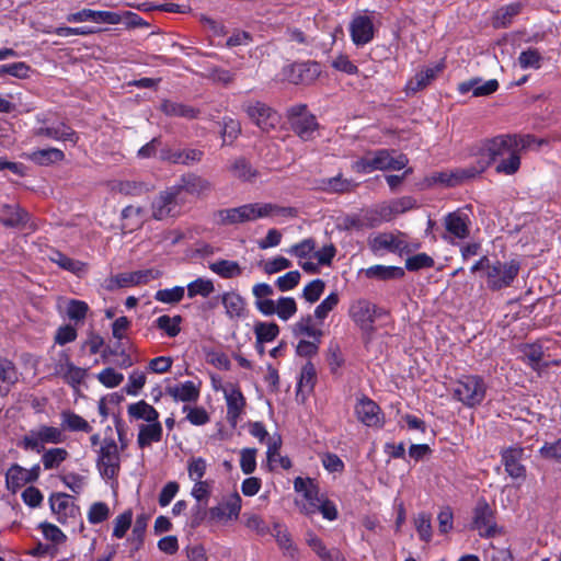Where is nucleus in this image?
Segmentation results:
<instances>
[{
    "mask_svg": "<svg viewBox=\"0 0 561 561\" xmlns=\"http://www.w3.org/2000/svg\"><path fill=\"white\" fill-rule=\"evenodd\" d=\"M174 186L179 188V194L186 192L198 198L206 197L214 187L210 181L195 173L181 175Z\"/></svg>",
    "mask_w": 561,
    "mask_h": 561,
    "instance_id": "17",
    "label": "nucleus"
},
{
    "mask_svg": "<svg viewBox=\"0 0 561 561\" xmlns=\"http://www.w3.org/2000/svg\"><path fill=\"white\" fill-rule=\"evenodd\" d=\"M96 453V468L108 488H117V476L121 470L119 449L113 437H104Z\"/></svg>",
    "mask_w": 561,
    "mask_h": 561,
    "instance_id": "2",
    "label": "nucleus"
},
{
    "mask_svg": "<svg viewBox=\"0 0 561 561\" xmlns=\"http://www.w3.org/2000/svg\"><path fill=\"white\" fill-rule=\"evenodd\" d=\"M486 394L484 379L477 375H467L453 385V396L467 408H474L482 403Z\"/></svg>",
    "mask_w": 561,
    "mask_h": 561,
    "instance_id": "4",
    "label": "nucleus"
},
{
    "mask_svg": "<svg viewBox=\"0 0 561 561\" xmlns=\"http://www.w3.org/2000/svg\"><path fill=\"white\" fill-rule=\"evenodd\" d=\"M414 526L421 540L428 542L432 539L433 530L431 523V515L427 513H420L414 518Z\"/></svg>",
    "mask_w": 561,
    "mask_h": 561,
    "instance_id": "58",
    "label": "nucleus"
},
{
    "mask_svg": "<svg viewBox=\"0 0 561 561\" xmlns=\"http://www.w3.org/2000/svg\"><path fill=\"white\" fill-rule=\"evenodd\" d=\"M408 163L409 159L405 154L400 153L397 157H392L389 150L379 149L354 161L352 169L357 173H370L376 170H401Z\"/></svg>",
    "mask_w": 561,
    "mask_h": 561,
    "instance_id": "3",
    "label": "nucleus"
},
{
    "mask_svg": "<svg viewBox=\"0 0 561 561\" xmlns=\"http://www.w3.org/2000/svg\"><path fill=\"white\" fill-rule=\"evenodd\" d=\"M499 89L496 79L482 81L479 78L470 79L459 84V92L467 93L472 91L473 96H486L494 93Z\"/></svg>",
    "mask_w": 561,
    "mask_h": 561,
    "instance_id": "32",
    "label": "nucleus"
},
{
    "mask_svg": "<svg viewBox=\"0 0 561 561\" xmlns=\"http://www.w3.org/2000/svg\"><path fill=\"white\" fill-rule=\"evenodd\" d=\"M27 214L18 205H4L1 209L0 221L5 227H19L26 222Z\"/></svg>",
    "mask_w": 561,
    "mask_h": 561,
    "instance_id": "46",
    "label": "nucleus"
},
{
    "mask_svg": "<svg viewBox=\"0 0 561 561\" xmlns=\"http://www.w3.org/2000/svg\"><path fill=\"white\" fill-rule=\"evenodd\" d=\"M520 265L517 261H495L485 273L486 285L491 290H500L512 285L517 277Z\"/></svg>",
    "mask_w": 561,
    "mask_h": 561,
    "instance_id": "6",
    "label": "nucleus"
},
{
    "mask_svg": "<svg viewBox=\"0 0 561 561\" xmlns=\"http://www.w3.org/2000/svg\"><path fill=\"white\" fill-rule=\"evenodd\" d=\"M60 421L62 431L82 433H90L92 431V426L85 419L70 410H65L60 413Z\"/></svg>",
    "mask_w": 561,
    "mask_h": 561,
    "instance_id": "36",
    "label": "nucleus"
},
{
    "mask_svg": "<svg viewBox=\"0 0 561 561\" xmlns=\"http://www.w3.org/2000/svg\"><path fill=\"white\" fill-rule=\"evenodd\" d=\"M523 455L524 449L522 447H510L502 454V461L505 470L514 479L525 477L526 469L520 463Z\"/></svg>",
    "mask_w": 561,
    "mask_h": 561,
    "instance_id": "28",
    "label": "nucleus"
},
{
    "mask_svg": "<svg viewBox=\"0 0 561 561\" xmlns=\"http://www.w3.org/2000/svg\"><path fill=\"white\" fill-rule=\"evenodd\" d=\"M260 219L259 203L244 204L238 207L214 211L213 221L220 226H233Z\"/></svg>",
    "mask_w": 561,
    "mask_h": 561,
    "instance_id": "8",
    "label": "nucleus"
},
{
    "mask_svg": "<svg viewBox=\"0 0 561 561\" xmlns=\"http://www.w3.org/2000/svg\"><path fill=\"white\" fill-rule=\"evenodd\" d=\"M160 110L168 116L184 117L193 119L197 117L198 111L190 105L164 100Z\"/></svg>",
    "mask_w": 561,
    "mask_h": 561,
    "instance_id": "44",
    "label": "nucleus"
},
{
    "mask_svg": "<svg viewBox=\"0 0 561 561\" xmlns=\"http://www.w3.org/2000/svg\"><path fill=\"white\" fill-rule=\"evenodd\" d=\"M70 22H85L91 21L101 24H117L121 22V15L112 11H94L91 9H83L71 14L68 18Z\"/></svg>",
    "mask_w": 561,
    "mask_h": 561,
    "instance_id": "27",
    "label": "nucleus"
},
{
    "mask_svg": "<svg viewBox=\"0 0 561 561\" xmlns=\"http://www.w3.org/2000/svg\"><path fill=\"white\" fill-rule=\"evenodd\" d=\"M375 33L370 16L365 14L354 15L350 23V35L356 46H364L373 41Z\"/></svg>",
    "mask_w": 561,
    "mask_h": 561,
    "instance_id": "18",
    "label": "nucleus"
},
{
    "mask_svg": "<svg viewBox=\"0 0 561 561\" xmlns=\"http://www.w3.org/2000/svg\"><path fill=\"white\" fill-rule=\"evenodd\" d=\"M376 305L369 300L360 298L354 300L348 309L351 319L362 329L371 330L376 320Z\"/></svg>",
    "mask_w": 561,
    "mask_h": 561,
    "instance_id": "16",
    "label": "nucleus"
},
{
    "mask_svg": "<svg viewBox=\"0 0 561 561\" xmlns=\"http://www.w3.org/2000/svg\"><path fill=\"white\" fill-rule=\"evenodd\" d=\"M206 461L205 459L198 457V458H192L188 461L187 471L188 477L192 481L195 482L192 491H208L213 488V485L209 484L208 481H203L202 479L205 476L206 472Z\"/></svg>",
    "mask_w": 561,
    "mask_h": 561,
    "instance_id": "33",
    "label": "nucleus"
},
{
    "mask_svg": "<svg viewBox=\"0 0 561 561\" xmlns=\"http://www.w3.org/2000/svg\"><path fill=\"white\" fill-rule=\"evenodd\" d=\"M34 136L47 137L57 141H69L72 145L78 142V134L67 124L59 123L56 127L39 126L34 129Z\"/></svg>",
    "mask_w": 561,
    "mask_h": 561,
    "instance_id": "26",
    "label": "nucleus"
},
{
    "mask_svg": "<svg viewBox=\"0 0 561 561\" xmlns=\"http://www.w3.org/2000/svg\"><path fill=\"white\" fill-rule=\"evenodd\" d=\"M23 158L42 167H47L65 160V153L57 148L36 149L23 153Z\"/></svg>",
    "mask_w": 561,
    "mask_h": 561,
    "instance_id": "31",
    "label": "nucleus"
},
{
    "mask_svg": "<svg viewBox=\"0 0 561 561\" xmlns=\"http://www.w3.org/2000/svg\"><path fill=\"white\" fill-rule=\"evenodd\" d=\"M535 142L530 135H499L491 138L494 162L499 161L495 171L500 174L513 175L520 168V154Z\"/></svg>",
    "mask_w": 561,
    "mask_h": 561,
    "instance_id": "1",
    "label": "nucleus"
},
{
    "mask_svg": "<svg viewBox=\"0 0 561 561\" xmlns=\"http://www.w3.org/2000/svg\"><path fill=\"white\" fill-rule=\"evenodd\" d=\"M523 356L526 363L534 369L539 370L543 358V350L540 345L530 344L523 348Z\"/></svg>",
    "mask_w": 561,
    "mask_h": 561,
    "instance_id": "61",
    "label": "nucleus"
},
{
    "mask_svg": "<svg viewBox=\"0 0 561 561\" xmlns=\"http://www.w3.org/2000/svg\"><path fill=\"white\" fill-rule=\"evenodd\" d=\"M442 67L435 66L419 71L415 76L408 81L407 91L415 93L426 88L440 72Z\"/></svg>",
    "mask_w": 561,
    "mask_h": 561,
    "instance_id": "40",
    "label": "nucleus"
},
{
    "mask_svg": "<svg viewBox=\"0 0 561 561\" xmlns=\"http://www.w3.org/2000/svg\"><path fill=\"white\" fill-rule=\"evenodd\" d=\"M50 508L59 523H66L69 518H76L79 508L72 496L68 493H51L49 497Z\"/></svg>",
    "mask_w": 561,
    "mask_h": 561,
    "instance_id": "22",
    "label": "nucleus"
},
{
    "mask_svg": "<svg viewBox=\"0 0 561 561\" xmlns=\"http://www.w3.org/2000/svg\"><path fill=\"white\" fill-rule=\"evenodd\" d=\"M319 493H298L294 502L298 510L308 516L319 513L320 503L323 496Z\"/></svg>",
    "mask_w": 561,
    "mask_h": 561,
    "instance_id": "47",
    "label": "nucleus"
},
{
    "mask_svg": "<svg viewBox=\"0 0 561 561\" xmlns=\"http://www.w3.org/2000/svg\"><path fill=\"white\" fill-rule=\"evenodd\" d=\"M161 274V271L157 268L119 273L106 279V289L115 290L118 288L147 284L152 279L159 278Z\"/></svg>",
    "mask_w": 561,
    "mask_h": 561,
    "instance_id": "10",
    "label": "nucleus"
},
{
    "mask_svg": "<svg viewBox=\"0 0 561 561\" xmlns=\"http://www.w3.org/2000/svg\"><path fill=\"white\" fill-rule=\"evenodd\" d=\"M88 375V369L76 366L67 352L62 351L54 364V376L61 378L72 388L80 386Z\"/></svg>",
    "mask_w": 561,
    "mask_h": 561,
    "instance_id": "12",
    "label": "nucleus"
},
{
    "mask_svg": "<svg viewBox=\"0 0 561 561\" xmlns=\"http://www.w3.org/2000/svg\"><path fill=\"white\" fill-rule=\"evenodd\" d=\"M241 107L249 119L263 133H270L271 130L276 129L280 122L279 114L264 102L247 101L241 105Z\"/></svg>",
    "mask_w": 561,
    "mask_h": 561,
    "instance_id": "5",
    "label": "nucleus"
},
{
    "mask_svg": "<svg viewBox=\"0 0 561 561\" xmlns=\"http://www.w3.org/2000/svg\"><path fill=\"white\" fill-rule=\"evenodd\" d=\"M69 456V453L62 447L47 449L42 455L44 469L50 470L58 468Z\"/></svg>",
    "mask_w": 561,
    "mask_h": 561,
    "instance_id": "51",
    "label": "nucleus"
},
{
    "mask_svg": "<svg viewBox=\"0 0 561 561\" xmlns=\"http://www.w3.org/2000/svg\"><path fill=\"white\" fill-rule=\"evenodd\" d=\"M181 316H174L171 318L167 314H163L156 319L154 324L159 330L163 331L169 337H175L181 331Z\"/></svg>",
    "mask_w": 561,
    "mask_h": 561,
    "instance_id": "54",
    "label": "nucleus"
},
{
    "mask_svg": "<svg viewBox=\"0 0 561 561\" xmlns=\"http://www.w3.org/2000/svg\"><path fill=\"white\" fill-rule=\"evenodd\" d=\"M215 290L214 283L208 278H197L187 284V296L194 298L195 296L208 297Z\"/></svg>",
    "mask_w": 561,
    "mask_h": 561,
    "instance_id": "55",
    "label": "nucleus"
},
{
    "mask_svg": "<svg viewBox=\"0 0 561 561\" xmlns=\"http://www.w3.org/2000/svg\"><path fill=\"white\" fill-rule=\"evenodd\" d=\"M542 57L538 49L528 48L523 50L518 57V65L522 69H539L541 66Z\"/></svg>",
    "mask_w": 561,
    "mask_h": 561,
    "instance_id": "59",
    "label": "nucleus"
},
{
    "mask_svg": "<svg viewBox=\"0 0 561 561\" xmlns=\"http://www.w3.org/2000/svg\"><path fill=\"white\" fill-rule=\"evenodd\" d=\"M167 393L181 402H195L199 397V388L194 381L187 380L179 385L167 388Z\"/></svg>",
    "mask_w": 561,
    "mask_h": 561,
    "instance_id": "34",
    "label": "nucleus"
},
{
    "mask_svg": "<svg viewBox=\"0 0 561 561\" xmlns=\"http://www.w3.org/2000/svg\"><path fill=\"white\" fill-rule=\"evenodd\" d=\"M306 543L322 561H328V559L331 558L330 556L333 549H328L314 533L308 531L306 534Z\"/></svg>",
    "mask_w": 561,
    "mask_h": 561,
    "instance_id": "60",
    "label": "nucleus"
},
{
    "mask_svg": "<svg viewBox=\"0 0 561 561\" xmlns=\"http://www.w3.org/2000/svg\"><path fill=\"white\" fill-rule=\"evenodd\" d=\"M185 295L183 286H174L172 288L159 289L154 294V299L162 304L174 305L180 302Z\"/></svg>",
    "mask_w": 561,
    "mask_h": 561,
    "instance_id": "56",
    "label": "nucleus"
},
{
    "mask_svg": "<svg viewBox=\"0 0 561 561\" xmlns=\"http://www.w3.org/2000/svg\"><path fill=\"white\" fill-rule=\"evenodd\" d=\"M179 195V188L174 185L161 191L151 203L152 217L156 220L178 217L180 215Z\"/></svg>",
    "mask_w": 561,
    "mask_h": 561,
    "instance_id": "9",
    "label": "nucleus"
},
{
    "mask_svg": "<svg viewBox=\"0 0 561 561\" xmlns=\"http://www.w3.org/2000/svg\"><path fill=\"white\" fill-rule=\"evenodd\" d=\"M365 275L368 278H375L379 280L399 279L404 276V270L399 266L377 264L366 268Z\"/></svg>",
    "mask_w": 561,
    "mask_h": 561,
    "instance_id": "41",
    "label": "nucleus"
},
{
    "mask_svg": "<svg viewBox=\"0 0 561 561\" xmlns=\"http://www.w3.org/2000/svg\"><path fill=\"white\" fill-rule=\"evenodd\" d=\"M356 185L352 180L344 179L341 174L321 181V188L329 193H346L355 188Z\"/></svg>",
    "mask_w": 561,
    "mask_h": 561,
    "instance_id": "49",
    "label": "nucleus"
},
{
    "mask_svg": "<svg viewBox=\"0 0 561 561\" xmlns=\"http://www.w3.org/2000/svg\"><path fill=\"white\" fill-rule=\"evenodd\" d=\"M255 339L260 343L274 341L279 334V327L275 322L259 321L254 325Z\"/></svg>",
    "mask_w": 561,
    "mask_h": 561,
    "instance_id": "53",
    "label": "nucleus"
},
{
    "mask_svg": "<svg viewBox=\"0 0 561 561\" xmlns=\"http://www.w3.org/2000/svg\"><path fill=\"white\" fill-rule=\"evenodd\" d=\"M49 259L51 262L57 264L60 268L69 271L76 275H80L81 273H83L85 271L84 263L73 260L59 251H54L50 254Z\"/></svg>",
    "mask_w": 561,
    "mask_h": 561,
    "instance_id": "50",
    "label": "nucleus"
},
{
    "mask_svg": "<svg viewBox=\"0 0 561 561\" xmlns=\"http://www.w3.org/2000/svg\"><path fill=\"white\" fill-rule=\"evenodd\" d=\"M470 219L465 213L457 210L449 213L444 218V226L448 236L446 240L451 238L466 239L470 233Z\"/></svg>",
    "mask_w": 561,
    "mask_h": 561,
    "instance_id": "23",
    "label": "nucleus"
},
{
    "mask_svg": "<svg viewBox=\"0 0 561 561\" xmlns=\"http://www.w3.org/2000/svg\"><path fill=\"white\" fill-rule=\"evenodd\" d=\"M254 297V306L262 314L272 311V302L270 297L274 295V288L267 283H257L252 287Z\"/></svg>",
    "mask_w": 561,
    "mask_h": 561,
    "instance_id": "35",
    "label": "nucleus"
},
{
    "mask_svg": "<svg viewBox=\"0 0 561 561\" xmlns=\"http://www.w3.org/2000/svg\"><path fill=\"white\" fill-rule=\"evenodd\" d=\"M241 510V497L239 493H231L209 510V518L216 524L226 525L239 517Z\"/></svg>",
    "mask_w": 561,
    "mask_h": 561,
    "instance_id": "15",
    "label": "nucleus"
},
{
    "mask_svg": "<svg viewBox=\"0 0 561 561\" xmlns=\"http://www.w3.org/2000/svg\"><path fill=\"white\" fill-rule=\"evenodd\" d=\"M18 379L19 374L14 364L7 358L0 357V394L7 396Z\"/></svg>",
    "mask_w": 561,
    "mask_h": 561,
    "instance_id": "37",
    "label": "nucleus"
},
{
    "mask_svg": "<svg viewBox=\"0 0 561 561\" xmlns=\"http://www.w3.org/2000/svg\"><path fill=\"white\" fill-rule=\"evenodd\" d=\"M368 245L375 254H380L385 251L391 253H401L407 250L408 244L401 236L391 232H380L373 238H369Z\"/></svg>",
    "mask_w": 561,
    "mask_h": 561,
    "instance_id": "19",
    "label": "nucleus"
},
{
    "mask_svg": "<svg viewBox=\"0 0 561 561\" xmlns=\"http://www.w3.org/2000/svg\"><path fill=\"white\" fill-rule=\"evenodd\" d=\"M294 335H306L312 339H320L322 336V331L317 329L313 324V318L310 314L301 317L294 325H293Z\"/></svg>",
    "mask_w": 561,
    "mask_h": 561,
    "instance_id": "52",
    "label": "nucleus"
},
{
    "mask_svg": "<svg viewBox=\"0 0 561 561\" xmlns=\"http://www.w3.org/2000/svg\"><path fill=\"white\" fill-rule=\"evenodd\" d=\"M472 528L484 538L496 536L500 530L494 522V512L484 499H480L473 510Z\"/></svg>",
    "mask_w": 561,
    "mask_h": 561,
    "instance_id": "13",
    "label": "nucleus"
},
{
    "mask_svg": "<svg viewBox=\"0 0 561 561\" xmlns=\"http://www.w3.org/2000/svg\"><path fill=\"white\" fill-rule=\"evenodd\" d=\"M297 302L293 297H279L272 302V311L264 312V316L276 314L280 320L288 321L297 312Z\"/></svg>",
    "mask_w": 561,
    "mask_h": 561,
    "instance_id": "38",
    "label": "nucleus"
},
{
    "mask_svg": "<svg viewBox=\"0 0 561 561\" xmlns=\"http://www.w3.org/2000/svg\"><path fill=\"white\" fill-rule=\"evenodd\" d=\"M340 297L337 293H331L314 309V318L322 322L328 314L337 306Z\"/></svg>",
    "mask_w": 561,
    "mask_h": 561,
    "instance_id": "57",
    "label": "nucleus"
},
{
    "mask_svg": "<svg viewBox=\"0 0 561 561\" xmlns=\"http://www.w3.org/2000/svg\"><path fill=\"white\" fill-rule=\"evenodd\" d=\"M221 302L230 320H240L247 317L248 310L245 300L238 293L228 291L222 294Z\"/></svg>",
    "mask_w": 561,
    "mask_h": 561,
    "instance_id": "29",
    "label": "nucleus"
},
{
    "mask_svg": "<svg viewBox=\"0 0 561 561\" xmlns=\"http://www.w3.org/2000/svg\"><path fill=\"white\" fill-rule=\"evenodd\" d=\"M293 130L305 141L314 138L318 130V123L311 114H297L291 117Z\"/></svg>",
    "mask_w": 561,
    "mask_h": 561,
    "instance_id": "30",
    "label": "nucleus"
},
{
    "mask_svg": "<svg viewBox=\"0 0 561 561\" xmlns=\"http://www.w3.org/2000/svg\"><path fill=\"white\" fill-rule=\"evenodd\" d=\"M66 440V435L60 427L39 425L31 430L22 440L25 449H31L36 453L44 450L45 444H61Z\"/></svg>",
    "mask_w": 561,
    "mask_h": 561,
    "instance_id": "7",
    "label": "nucleus"
},
{
    "mask_svg": "<svg viewBox=\"0 0 561 561\" xmlns=\"http://www.w3.org/2000/svg\"><path fill=\"white\" fill-rule=\"evenodd\" d=\"M127 413L131 419L144 420L148 423L159 421L158 411L145 400L129 404L127 407Z\"/></svg>",
    "mask_w": 561,
    "mask_h": 561,
    "instance_id": "42",
    "label": "nucleus"
},
{
    "mask_svg": "<svg viewBox=\"0 0 561 561\" xmlns=\"http://www.w3.org/2000/svg\"><path fill=\"white\" fill-rule=\"evenodd\" d=\"M325 288V283L320 279H313L308 283L302 289V297L309 304H313L319 300Z\"/></svg>",
    "mask_w": 561,
    "mask_h": 561,
    "instance_id": "62",
    "label": "nucleus"
},
{
    "mask_svg": "<svg viewBox=\"0 0 561 561\" xmlns=\"http://www.w3.org/2000/svg\"><path fill=\"white\" fill-rule=\"evenodd\" d=\"M271 534L275 538L277 546L285 558L290 561L299 560V548L294 542L291 535L285 525L274 523Z\"/></svg>",
    "mask_w": 561,
    "mask_h": 561,
    "instance_id": "24",
    "label": "nucleus"
},
{
    "mask_svg": "<svg viewBox=\"0 0 561 561\" xmlns=\"http://www.w3.org/2000/svg\"><path fill=\"white\" fill-rule=\"evenodd\" d=\"M355 414L363 424L369 427L383 425L382 412L379 405L367 397L360 398L355 405Z\"/></svg>",
    "mask_w": 561,
    "mask_h": 561,
    "instance_id": "20",
    "label": "nucleus"
},
{
    "mask_svg": "<svg viewBox=\"0 0 561 561\" xmlns=\"http://www.w3.org/2000/svg\"><path fill=\"white\" fill-rule=\"evenodd\" d=\"M466 180H470V176L466 168H459L453 171L435 173L432 176L434 183H439L445 186H456Z\"/></svg>",
    "mask_w": 561,
    "mask_h": 561,
    "instance_id": "48",
    "label": "nucleus"
},
{
    "mask_svg": "<svg viewBox=\"0 0 561 561\" xmlns=\"http://www.w3.org/2000/svg\"><path fill=\"white\" fill-rule=\"evenodd\" d=\"M209 270L221 278H234L242 274L243 267L237 261L217 260L209 263Z\"/></svg>",
    "mask_w": 561,
    "mask_h": 561,
    "instance_id": "43",
    "label": "nucleus"
},
{
    "mask_svg": "<svg viewBox=\"0 0 561 561\" xmlns=\"http://www.w3.org/2000/svg\"><path fill=\"white\" fill-rule=\"evenodd\" d=\"M259 213L260 219L268 217L296 218L298 216L296 208L273 203H259Z\"/></svg>",
    "mask_w": 561,
    "mask_h": 561,
    "instance_id": "45",
    "label": "nucleus"
},
{
    "mask_svg": "<svg viewBox=\"0 0 561 561\" xmlns=\"http://www.w3.org/2000/svg\"><path fill=\"white\" fill-rule=\"evenodd\" d=\"M471 162L465 167L470 179L483 173L493 162L491 138L484 139L470 149Z\"/></svg>",
    "mask_w": 561,
    "mask_h": 561,
    "instance_id": "14",
    "label": "nucleus"
},
{
    "mask_svg": "<svg viewBox=\"0 0 561 561\" xmlns=\"http://www.w3.org/2000/svg\"><path fill=\"white\" fill-rule=\"evenodd\" d=\"M227 405V421L231 427H236L244 413L245 398L238 387L230 386L224 390Z\"/></svg>",
    "mask_w": 561,
    "mask_h": 561,
    "instance_id": "21",
    "label": "nucleus"
},
{
    "mask_svg": "<svg viewBox=\"0 0 561 561\" xmlns=\"http://www.w3.org/2000/svg\"><path fill=\"white\" fill-rule=\"evenodd\" d=\"M202 157L203 151L198 149L174 150L170 147H163L159 152V158L161 161L170 162L173 164L190 165L199 162Z\"/></svg>",
    "mask_w": 561,
    "mask_h": 561,
    "instance_id": "25",
    "label": "nucleus"
},
{
    "mask_svg": "<svg viewBox=\"0 0 561 561\" xmlns=\"http://www.w3.org/2000/svg\"><path fill=\"white\" fill-rule=\"evenodd\" d=\"M162 439V425L159 421L139 426L137 443L140 448L158 443Z\"/></svg>",
    "mask_w": 561,
    "mask_h": 561,
    "instance_id": "39",
    "label": "nucleus"
},
{
    "mask_svg": "<svg viewBox=\"0 0 561 561\" xmlns=\"http://www.w3.org/2000/svg\"><path fill=\"white\" fill-rule=\"evenodd\" d=\"M41 467L34 465L31 469L23 468L20 465H12L5 473V482L9 491H38L36 488L28 485L36 481L39 477Z\"/></svg>",
    "mask_w": 561,
    "mask_h": 561,
    "instance_id": "11",
    "label": "nucleus"
},
{
    "mask_svg": "<svg viewBox=\"0 0 561 561\" xmlns=\"http://www.w3.org/2000/svg\"><path fill=\"white\" fill-rule=\"evenodd\" d=\"M89 311V306L82 300L71 299L67 304L66 313L70 320L82 321Z\"/></svg>",
    "mask_w": 561,
    "mask_h": 561,
    "instance_id": "64",
    "label": "nucleus"
},
{
    "mask_svg": "<svg viewBox=\"0 0 561 561\" xmlns=\"http://www.w3.org/2000/svg\"><path fill=\"white\" fill-rule=\"evenodd\" d=\"M434 259L426 253H417L407 259L405 268L415 272L422 268H430L434 266Z\"/></svg>",
    "mask_w": 561,
    "mask_h": 561,
    "instance_id": "63",
    "label": "nucleus"
}]
</instances>
